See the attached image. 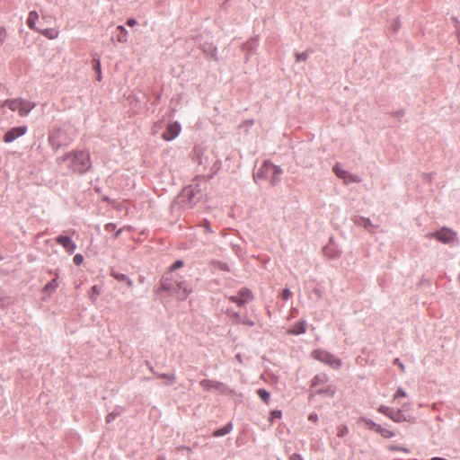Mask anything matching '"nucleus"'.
<instances>
[{"instance_id": "ddd939ff", "label": "nucleus", "mask_w": 460, "mask_h": 460, "mask_svg": "<svg viewBox=\"0 0 460 460\" xmlns=\"http://www.w3.org/2000/svg\"><path fill=\"white\" fill-rule=\"evenodd\" d=\"M56 243L60 244L68 253H73L76 249L75 243L66 235H58L56 238Z\"/></svg>"}, {"instance_id": "864d4df0", "label": "nucleus", "mask_w": 460, "mask_h": 460, "mask_svg": "<svg viewBox=\"0 0 460 460\" xmlns=\"http://www.w3.org/2000/svg\"><path fill=\"white\" fill-rule=\"evenodd\" d=\"M136 24H137V21L134 18L128 19V21H127V25L128 26L132 27V26H134Z\"/></svg>"}, {"instance_id": "39448f33", "label": "nucleus", "mask_w": 460, "mask_h": 460, "mask_svg": "<svg viewBox=\"0 0 460 460\" xmlns=\"http://www.w3.org/2000/svg\"><path fill=\"white\" fill-rule=\"evenodd\" d=\"M429 238H436L445 244H452L456 241V233L449 228L444 227L438 231L428 234Z\"/></svg>"}, {"instance_id": "bf43d9fd", "label": "nucleus", "mask_w": 460, "mask_h": 460, "mask_svg": "<svg viewBox=\"0 0 460 460\" xmlns=\"http://www.w3.org/2000/svg\"><path fill=\"white\" fill-rule=\"evenodd\" d=\"M121 231H122L121 229H119V230L115 233V237H116V238H117V237H119V235L120 234Z\"/></svg>"}, {"instance_id": "5701e85b", "label": "nucleus", "mask_w": 460, "mask_h": 460, "mask_svg": "<svg viewBox=\"0 0 460 460\" xmlns=\"http://www.w3.org/2000/svg\"><path fill=\"white\" fill-rule=\"evenodd\" d=\"M232 429H233V424H232V422H228L225 427L215 430L213 433V436L217 437V438L223 437V436L230 433Z\"/></svg>"}, {"instance_id": "e2e57ef3", "label": "nucleus", "mask_w": 460, "mask_h": 460, "mask_svg": "<svg viewBox=\"0 0 460 460\" xmlns=\"http://www.w3.org/2000/svg\"><path fill=\"white\" fill-rule=\"evenodd\" d=\"M236 358H237V359H238L239 361H241V356H240V355H237V356H236Z\"/></svg>"}, {"instance_id": "412c9836", "label": "nucleus", "mask_w": 460, "mask_h": 460, "mask_svg": "<svg viewBox=\"0 0 460 460\" xmlns=\"http://www.w3.org/2000/svg\"><path fill=\"white\" fill-rule=\"evenodd\" d=\"M21 99H10L4 102V106L8 107L13 111H20Z\"/></svg>"}, {"instance_id": "c85d7f7f", "label": "nucleus", "mask_w": 460, "mask_h": 460, "mask_svg": "<svg viewBox=\"0 0 460 460\" xmlns=\"http://www.w3.org/2000/svg\"><path fill=\"white\" fill-rule=\"evenodd\" d=\"M157 376L159 378L165 379L167 381V385H172L175 382V376L169 374H158Z\"/></svg>"}, {"instance_id": "de8ad7c7", "label": "nucleus", "mask_w": 460, "mask_h": 460, "mask_svg": "<svg viewBox=\"0 0 460 460\" xmlns=\"http://www.w3.org/2000/svg\"><path fill=\"white\" fill-rule=\"evenodd\" d=\"M455 29L457 35L458 42L460 44V22L456 21L455 22Z\"/></svg>"}, {"instance_id": "b1692460", "label": "nucleus", "mask_w": 460, "mask_h": 460, "mask_svg": "<svg viewBox=\"0 0 460 460\" xmlns=\"http://www.w3.org/2000/svg\"><path fill=\"white\" fill-rule=\"evenodd\" d=\"M39 31L49 40H54L58 36V32L55 29H45Z\"/></svg>"}, {"instance_id": "f3484780", "label": "nucleus", "mask_w": 460, "mask_h": 460, "mask_svg": "<svg viewBox=\"0 0 460 460\" xmlns=\"http://www.w3.org/2000/svg\"><path fill=\"white\" fill-rule=\"evenodd\" d=\"M20 104L21 105H20L19 115L21 117L27 116L31 112V111L36 106L35 102L27 101V100H23V99H21Z\"/></svg>"}, {"instance_id": "9b49d317", "label": "nucleus", "mask_w": 460, "mask_h": 460, "mask_svg": "<svg viewBox=\"0 0 460 460\" xmlns=\"http://www.w3.org/2000/svg\"><path fill=\"white\" fill-rule=\"evenodd\" d=\"M199 385L204 390L216 389L219 391L221 394H225L228 390L227 386L225 384L209 379L201 380Z\"/></svg>"}, {"instance_id": "7c9ffc66", "label": "nucleus", "mask_w": 460, "mask_h": 460, "mask_svg": "<svg viewBox=\"0 0 460 460\" xmlns=\"http://www.w3.org/2000/svg\"><path fill=\"white\" fill-rule=\"evenodd\" d=\"M334 393H335V391L332 387H328L325 389H319L318 391H316V394L327 395L329 397H332L334 395Z\"/></svg>"}, {"instance_id": "603ef678", "label": "nucleus", "mask_w": 460, "mask_h": 460, "mask_svg": "<svg viewBox=\"0 0 460 460\" xmlns=\"http://www.w3.org/2000/svg\"><path fill=\"white\" fill-rule=\"evenodd\" d=\"M271 415L274 419H279L281 418L282 413L280 411L276 410L271 412Z\"/></svg>"}, {"instance_id": "ea45409f", "label": "nucleus", "mask_w": 460, "mask_h": 460, "mask_svg": "<svg viewBox=\"0 0 460 460\" xmlns=\"http://www.w3.org/2000/svg\"><path fill=\"white\" fill-rule=\"evenodd\" d=\"M240 297L248 298V301L252 299V293L248 289L240 290L239 294Z\"/></svg>"}, {"instance_id": "052dcab7", "label": "nucleus", "mask_w": 460, "mask_h": 460, "mask_svg": "<svg viewBox=\"0 0 460 460\" xmlns=\"http://www.w3.org/2000/svg\"><path fill=\"white\" fill-rule=\"evenodd\" d=\"M430 460H447V459L442 458V457H433Z\"/></svg>"}, {"instance_id": "f257e3e1", "label": "nucleus", "mask_w": 460, "mask_h": 460, "mask_svg": "<svg viewBox=\"0 0 460 460\" xmlns=\"http://www.w3.org/2000/svg\"><path fill=\"white\" fill-rule=\"evenodd\" d=\"M58 164L69 162V169L74 172L84 173L92 167L90 154L87 151H74L58 158Z\"/></svg>"}, {"instance_id": "0eeeda50", "label": "nucleus", "mask_w": 460, "mask_h": 460, "mask_svg": "<svg viewBox=\"0 0 460 460\" xmlns=\"http://www.w3.org/2000/svg\"><path fill=\"white\" fill-rule=\"evenodd\" d=\"M176 287L174 295L178 299L184 300L191 292V288L180 277H176Z\"/></svg>"}, {"instance_id": "09e8293b", "label": "nucleus", "mask_w": 460, "mask_h": 460, "mask_svg": "<svg viewBox=\"0 0 460 460\" xmlns=\"http://www.w3.org/2000/svg\"><path fill=\"white\" fill-rule=\"evenodd\" d=\"M205 229L206 232L208 233H211L212 232V229L210 227V225H209V222L208 220H204L202 226Z\"/></svg>"}, {"instance_id": "37998d69", "label": "nucleus", "mask_w": 460, "mask_h": 460, "mask_svg": "<svg viewBox=\"0 0 460 460\" xmlns=\"http://www.w3.org/2000/svg\"><path fill=\"white\" fill-rule=\"evenodd\" d=\"M183 266V261L181 260L176 261L171 267L170 270L174 271Z\"/></svg>"}, {"instance_id": "cd10ccee", "label": "nucleus", "mask_w": 460, "mask_h": 460, "mask_svg": "<svg viewBox=\"0 0 460 460\" xmlns=\"http://www.w3.org/2000/svg\"><path fill=\"white\" fill-rule=\"evenodd\" d=\"M360 420L364 422L369 429H375L376 431L377 427H379V424H376L372 420L361 418Z\"/></svg>"}, {"instance_id": "aec40b11", "label": "nucleus", "mask_w": 460, "mask_h": 460, "mask_svg": "<svg viewBox=\"0 0 460 460\" xmlns=\"http://www.w3.org/2000/svg\"><path fill=\"white\" fill-rule=\"evenodd\" d=\"M305 321H300L299 323L293 325V327L289 330V332L295 335H299L305 332Z\"/></svg>"}, {"instance_id": "423d86ee", "label": "nucleus", "mask_w": 460, "mask_h": 460, "mask_svg": "<svg viewBox=\"0 0 460 460\" xmlns=\"http://www.w3.org/2000/svg\"><path fill=\"white\" fill-rule=\"evenodd\" d=\"M49 142L51 147L55 150L68 145V141H66V132L61 128L55 129L49 133Z\"/></svg>"}, {"instance_id": "a19ab883", "label": "nucleus", "mask_w": 460, "mask_h": 460, "mask_svg": "<svg viewBox=\"0 0 460 460\" xmlns=\"http://www.w3.org/2000/svg\"><path fill=\"white\" fill-rule=\"evenodd\" d=\"M307 58H308V54L305 51L302 52V53H296V62L305 61Z\"/></svg>"}, {"instance_id": "f8f14e48", "label": "nucleus", "mask_w": 460, "mask_h": 460, "mask_svg": "<svg viewBox=\"0 0 460 460\" xmlns=\"http://www.w3.org/2000/svg\"><path fill=\"white\" fill-rule=\"evenodd\" d=\"M181 126L178 121L168 124L165 131L163 133L164 139L171 141L174 139L181 132Z\"/></svg>"}, {"instance_id": "20e7f679", "label": "nucleus", "mask_w": 460, "mask_h": 460, "mask_svg": "<svg viewBox=\"0 0 460 460\" xmlns=\"http://www.w3.org/2000/svg\"><path fill=\"white\" fill-rule=\"evenodd\" d=\"M314 358L329 365L333 368H339L341 366V359L336 358L332 353L323 349H314L312 352Z\"/></svg>"}, {"instance_id": "4be33fe9", "label": "nucleus", "mask_w": 460, "mask_h": 460, "mask_svg": "<svg viewBox=\"0 0 460 460\" xmlns=\"http://www.w3.org/2000/svg\"><path fill=\"white\" fill-rule=\"evenodd\" d=\"M111 276L119 282H126L128 287L133 286V281L125 274L116 271L111 272Z\"/></svg>"}, {"instance_id": "c9c22d12", "label": "nucleus", "mask_w": 460, "mask_h": 460, "mask_svg": "<svg viewBox=\"0 0 460 460\" xmlns=\"http://www.w3.org/2000/svg\"><path fill=\"white\" fill-rule=\"evenodd\" d=\"M120 414V411H114L111 413H109L106 417V421L108 423L111 422L112 420H114Z\"/></svg>"}, {"instance_id": "79ce46f5", "label": "nucleus", "mask_w": 460, "mask_h": 460, "mask_svg": "<svg viewBox=\"0 0 460 460\" xmlns=\"http://www.w3.org/2000/svg\"><path fill=\"white\" fill-rule=\"evenodd\" d=\"M7 32L4 27L0 26V46L4 42Z\"/></svg>"}, {"instance_id": "4468645a", "label": "nucleus", "mask_w": 460, "mask_h": 460, "mask_svg": "<svg viewBox=\"0 0 460 460\" xmlns=\"http://www.w3.org/2000/svg\"><path fill=\"white\" fill-rule=\"evenodd\" d=\"M176 283V278L164 276L161 280V289L168 292L170 295H174Z\"/></svg>"}, {"instance_id": "e433bc0d", "label": "nucleus", "mask_w": 460, "mask_h": 460, "mask_svg": "<svg viewBox=\"0 0 460 460\" xmlns=\"http://www.w3.org/2000/svg\"><path fill=\"white\" fill-rule=\"evenodd\" d=\"M230 315H231V318L233 320L234 323H241V321L243 319V317L236 312H229Z\"/></svg>"}, {"instance_id": "8fccbe9b", "label": "nucleus", "mask_w": 460, "mask_h": 460, "mask_svg": "<svg viewBox=\"0 0 460 460\" xmlns=\"http://www.w3.org/2000/svg\"><path fill=\"white\" fill-rule=\"evenodd\" d=\"M241 323L248 325V326H253L254 325V322L250 320V319H247V318H243L242 321H241Z\"/></svg>"}, {"instance_id": "6ab92c4d", "label": "nucleus", "mask_w": 460, "mask_h": 460, "mask_svg": "<svg viewBox=\"0 0 460 460\" xmlns=\"http://www.w3.org/2000/svg\"><path fill=\"white\" fill-rule=\"evenodd\" d=\"M38 18H39V14L36 11H31L29 13L28 18H27V25L30 29L34 30V31H39L36 28V21L38 20Z\"/></svg>"}, {"instance_id": "a878e982", "label": "nucleus", "mask_w": 460, "mask_h": 460, "mask_svg": "<svg viewBox=\"0 0 460 460\" xmlns=\"http://www.w3.org/2000/svg\"><path fill=\"white\" fill-rule=\"evenodd\" d=\"M93 69H94V71H95V72H96V74H97L96 79H97L98 81H101V80H102V71H101V62H100V60H99V59H97V58H94V59L93 60Z\"/></svg>"}, {"instance_id": "f704fd0d", "label": "nucleus", "mask_w": 460, "mask_h": 460, "mask_svg": "<svg viewBox=\"0 0 460 460\" xmlns=\"http://www.w3.org/2000/svg\"><path fill=\"white\" fill-rule=\"evenodd\" d=\"M100 294L99 288L97 286H93L90 292V298L94 301L98 295Z\"/></svg>"}, {"instance_id": "58836bf2", "label": "nucleus", "mask_w": 460, "mask_h": 460, "mask_svg": "<svg viewBox=\"0 0 460 460\" xmlns=\"http://www.w3.org/2000/svg\"><path fill=\"white\" fill-rule=\"evenodd\" d=\"M388 449L391 450V451H402V452H404L406 454L409 453V449L408 448L403 447H399V446L391 445V446H389Z\"/></svg>"}, {"instance_id": "49530a36", "label": "nucleus", "mask_w": 460, "mask_h": 460, "mask_svg": "<svg viewBox=\"0 0 460 460\" xmlns=\"http://www.w3.org/2000/svg\"><path fill=\"white\" fill-rule=\"evenodd\" d=\"M291 295L292 293L288 288L283 289L281 293V296L284 300H288L291 297Z\"/></svg>"}, {"instance_id": "f03ea898", "label": "nucleus", "mask_w": 460, "mask_h": 460, "mask_svg": "<svg viewBox=\"0 0 460 460\" xmlns=\"http://www.w3.org/2000/svg\"><path fill=\"white\" fill-rule=\"evenodd\" d=\"M283 170L268 161L264 162L258 171L253 174L256 182L261 180H269L271 185L280 181Z\"/></svg>"}, {"instance_id": "c03bdc74", "label": "nucleus", "mask_w": 460, "mask_h": 460, "mask_svg": "<svg viewBox=\"0 0 460 460\" xmlns=\"http://www.w3.org/2000/svg\"><path fill=\"white\" fill-rule=\"evenodd\" d=\"M406 395H407V394L402 388H398L394 396V399L396 400L400 397H405Z\"/></svg>"}, {"instance_id": "473e14b6", "label": "nucleus", "mask_w": 460, "mask_h": 460, "mask_svg": "<svg viewBox=\"0 0 460 460\" xmlns=\"http://www.w3.org/2000/svg\"><path fill=\"white\" fill-rule=\"evenodd\" d=\"M349 432V429L346 426L341 425L337 429V436L340 438H343Z\"/></svg>"}, {"instance_id": "13d9d810", "label": "nucleus", "mask_w": 460, "mask_h": 460, "mask_svg": "<svg viewBox=\"0 0 460 460\" xmlns=\"http://www.w3.org/2000/svg\"><path fill=\"white\" fill-rule=\"evenodd\" d=\"M52 286H53V287H55V286H56V280H55V279H54V280H52V282H50V283H49V284H48V287H52Z\"/></svg>"}, {"instance_id": "2eb2a0df", "label": "nucleus", "mask_w": 460, "mask_h": 460, "mask_svg": "<svg viewBox=\"0 0 460 460\" xmlns=\"http://www.w3.org/2000/svg\"><path fill=\"white\" fill-rule=\"evenodd\" d=\"M390 419L394 421V422H403V421H408V422H414L415 421V418L414 417H411V416H407L403 413V411L402 410H394L393 409V413H391V416H390Z\"/></svg>"}, {"instance_id": "dca6fc26", "label": "nucleus", "mask_w": 460, "mask_h": 460, "mask_svg": "<svg viewBox=\"0 0 460 460\" xmlns=\"http://www.w3.org/2000/svg\"><path fill=\"white\" fill-rule=\"evenodd\" d=\"M351 219L355 225L362 226L369 232H372L374 229V226L369 218L361 216H354Z\"/></svg>"}, {"instance_id": "9d476101", "label": "nucleus", "mask_w": 460, "mask_h": 460, "mask_svg": "<svg viewBox=\"0 0 460 460\" xmlns=\"http://www.w3.org/2000/svg\"><path fill=\"white\" fill-rule=\"evenodd\" d=\"M181 198L182 201L187 199L186 206L191 208L199 199L200 195L195 191L194 188L189 186L183 190Z\"/></svg>"}, {"instance_id": "bb28decb", "label": "nucleus", "mask_w": 460, "mask_h": 460, "mask_svg": "<svg viewBox=\"0 0 460 460\" xmlns=\"http://www.w3.org/2000/svg\"><path fill=\"white\" fill-rule=\"evenodd\" d=\"M257 394L258 396L265 402V403H268L269 401H270V393L268 391H266L265 389H259L257 391Z\"/></svg>"}, {"instance_id": "3c124183", "label": "nucleus", "mask_w": 460, "mask_h": 460, "mask_svg": "<svg viewBox=\"0 0 460 460\" xmlns=\"http://www.w3.org/2000/svg\"><path fill=\"white\" fill-rule=\"evenodd\" d=\"M116 228V225L113 224V223H108L106 226H105V230L107 232H111L113 231L114 229Z\"/></svg>"}, {"instance_id": "393cba45", "label": "nucleus", "mask_w": 460, "mask_h": 460, "mask_svg": "<svg viewBox=\"0 0 460 460\" xmlns=\"http://www.w3.org/2000/svg\"><path fill=\"white\" fill-rule=\"evenodd\" d=\"M376 432L379 433L382 437L385 438H391L393 437H394V433L385 428H383L379 425V427H377V429H376Z\"/></svg>"}, {"instance_id": "72a5a7b5", "label": "nucleus", "mask_w": 460, "mask_h": 460, "mask_svg": "<svg viewBox=\"0 0 460 460\" xmlns=\"http://www.w3.org/2000/svg\"><path fill=\"white\" fill-rule=\"evenodd\" d=\"M257 46V40L256 39H252L250 41H248L245 45H244V49H248V50H253Z\"/></svg>"}, {"instance_id": "a18cd8bd", "label": "nucleus", "mask_w": 460, "mask_h": 460, "mask_svg": "<svg viewBox=\"0 0 460 460\" xmlns=\"http://www.w3.org/2000/svg\"><path fill=\"white\" fill-rule=\"evenodd\" d=\"M73 261L75 265H80L84 261V257L82 254L77 253L74 256Z\"/></svg>"}, {"instance_id": "2f4dec72", "label": "nucleus", "mask_w": 460, "mask_h": 460, "mask_svg": "<svg viewBox=\"0 0 460 460\" xmlns=\"http://www.w3.org/2000/svg\"><path fill=\"white\" fill-rule=\"evenodd\" d=\"M377 411L379 412L385 414L388 418H390L391 413H393V408H390V407L385 406V405H380Z\"/></svg>"}, {"instance_id": "6e6d98bb", "label": "nucleus", "mask_w": 460, "mask_h": 460, "mask_svg": "<svg viewBox=\"0 0 460 460\" xmlns=\"http://www.w3.org/2000/svg\"><path fill=\"white\" fill-rule=\"evenodd\" d=\"M318 419L317 417V414L315 413H311L309 416H308V420H312V421H316Z\"/></svg>"}, {"instance_id": "4c0bfd02", "label": "nucleus", "mask_w": 460, "mask_h": 460, "mask_svg": "<svg viewBox=\"0 0 460 460\" xmlns=\"http://www.w3.org/2000/svg\"><path fill=\"white\" fill-rule=\"evenodd\" d=\"M325 381L324 376H315L312 381V385L316 386L320 383H323Z\"/></svg>"}, {"instance_id": "a211bd4d", "label": "nucleus", "mask_w": 460, "mask_h": 460, "mask_svg": "<svg viewBox=\"0 0 460 460\" xmlns=\"http://www.w3.org/2000/svg\"><path fill=\"white\" fill-rule=\"evenodd\" d=\"M128 31L125 29L124 26L122 25H119L117 28H116V32H115V35L114 37L116 38V40L120 42V43H126L128 42Z\"/></svg>"}, {"instance_id": "5fc2aeb1", "label": "nucleus", "mask_w": 460, "mask_h": 460, "mask_svg": "<svg viewBox=\"0 0 460 460\" xmlns=\"http://www.w3.org/2000/svg\"><path fill=\"white\" fill-rule=\"evenodd\" d=\"M394 363L400 367L402 371H404V365L399 360V358H396Z\"/></svg>"}, {"instance_id": "6e6552de", "label": "nucleus", "mask_w": 460, "mask_h": 460, "mask_svg": "<svg viewBox=\"0 0 460 460\" xmlns=\"http://www.w3.org/2000/svg\"><path fill=\"white\" fill-rule=\"evenodd\" d=\"M27 127L26 126H19L14 127L9 129L4 136L3 140L5 143H12L14 140H16L18 137H22L27 132Z\"/></svg>"}, {"instance_id": "680f3d73", "label": "nucleus", "mask_w": 460, "mask_h": 460, "mask_svg": "<svg viewBox=\"0 0 460 460\" xmlns=\"http://www.w3.org/2000/svg\"><path fill=\"white\" fill-rule=\"evenodd\" d=\"M398 30V25L396 24L394 28V31H396Z\"/></svg>"}, {"instance_id": "7ed1b4c3", "label": "nucleus", "mask_w": 460, "mask_h": 460, "mask_svg": "<svg viewBox=\"0 0 460 460\" xmlns=\"http://www.w3.org/2000/svg\"><path fill=\"white\" fill-rule=\"evenodd\" d=\"M193 160L200 168V172L209 169L214 173L217 170V161L209 150L195 148Z\"/></svg>"}, {"instance_id": "4d7b16f0", "label": "nucleus", "mask_w": 460, "mask_h": 460, "mask_svg": "<svg viewBox=\"0 0 460 460\" xmlns=\"http://www.w3.org/2000/svg\"><path fill=\"white\" fill-rule=\"evenodd\" d=\"M291 460H303L299 455H293Z\"/></svg>"}, {"instance_id": "1a4fd4ad", "label": "nucleus", "mask_w": 460, "mask_h": 460, "mask_svg": "<svg viewBox=\"0 0 460 460\" xmlns=\"http://www.w3.org/2000/svg\"><path fill=\"white\" fill-rule=\"evenodd\" d=\"M333 172L340 178L342 179L344 183L349 184L351 182H360V178L357 175H353L347 172L346 170L341 169L339 164L334 165Z\"/></svg>"}, {"instance_id": "c756f323", "label": "nucleus", "mask_w": 460, "mask_h": 460, "mask_svg": "<svg viewBox=\"0 0 460 460\" xmlns=\"http://www.w3.org/2000/svg\"><path fill=\"white\" fill-rule=\"evenodd\" d=\"M230 300L234 303H236L238 305H243L248 302V298L240 297L239 295L230 296Z\"/></svg>"}]
</instances>
